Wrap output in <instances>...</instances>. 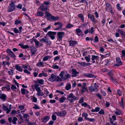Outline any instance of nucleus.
Returning <instances> with one entry per match:
<instances>
[{"label":"nucleus","instance_id":"nucleus-21","mask_svg":"<svg viewBox=\"0 0 125 125\" xmlns=\"http://www.w3.org/2000/svg\"><path fill=\"white\" fill-rule=\"evenodd\" d=\"M65 73V71H62L59 74V75L61 77V78H60V81H61L63 80V79L64 77L63 76V75Z\"/></svg>","mask_w":125,"mask_h":125},{"label":"nucleus","instance_id":"nucleus-57","mask_svg":"<svg viewBox=\"0 0 125 125\" xmlns=\"http://www.w3.org/2000/svg\"><path fill=\"white\" fill-rule=\"evenodd\" d=\"M84 2H85L86 4H87V1L85 0H79L78 3H83Z\"/></svg>","mask_w":125,"mask_h":125},{"label":"nucleus","instance_id":"nucleus-27","mask_svg":"<svg viewBox=\"0 0 125 125\" xmlns=\"http://www.w3.org/2000/svg\"><path fill=\"white\" fill-rule=\"evenodd\" d=\"M44 15V13L42 11H39L37 12V13L36 14V16H37L42 17Z\"/></svg>","mask_w":125,"mask_h":125},{"label":"nucleus","instance_id":"nucleus-52","mask_svg":"<svg viewBox=\"0 0 125 125\" xmlns=\"http://www.w3.org/2000/svg\"><path fill=\"white\" fill-rule=\"evenodd\" d=\"M52 67L54 69H57L59 68V67L57 65H52Z\"/></svg>","mask_w":125,"mask_h":125},{"label":"nucleus","instance_id":"nucleus-40","mask_svg":"<svg viewBox=\"0 0 125 125\" xmlns=\"http://www.w3.org/2000/svg\"><path fill=\"white\" fill-rule=\"evenodd\" d=\"M71 88V85L70 84H67L65 87V89L67 90H69Z\"/></svg>","mask_w":125,"mask_h":125},{"label":"nucleus","instance_id":"nucleus-17","mask_svg":"<svg viewBox=\"0 0 125 125\" xmlns=\"http://www.w3.org/2000/svg\"><path fill=\"white\" fill-rule=\"evenodd\" d=\"M55 25H58V27H56L55 29V30H58L60 29L62 27V24L61 22H57L54 23Z\"/></svg>","mask_w":125,"mask_h":125},{"label":"nucleus","instance_id":"nucleus-33","mask_svg":"<svg viewBox=\"0 0 125 125\" xmlns=\"http://www.w3.org/2000/svg\"><path fill=\"white\" fill-rule=\"evenodd\" d=\"M73 25L70 23L67 24L66 26V28L67 29H70L73 27Z\"/></svg>","mask_w":125,"mask_h":125},{"label":"nucleus","instance_id":"nucleus-43","mask_svg":"<svg viewBox=\"0 0 125 125\" xmlns=\"http://www.w3.org/2000/svg\"><path fill=\"white\" fill-rule=\"evenodd\" d=\"M49 118H43L42 119V121L44 123H46L49 119Z\"/></svg>","mask_w":125,"mask_h":125},{"label":"nucleus","instance_id":"nucleus-54","mask_svg":"<svg viewBox=\"0 0 125 125\" xmlns=\"http://www.w3.org/2000/svg\"><path fill=\"white\" fill-rule=\"evenodd\" d=\"M25 121L27 122L28 123V124L29 125H32L33 124V123H29V119H26V118H25Z\"/></svg>","mask_w":125,"mask_h":125},{"label":"nucleus","instance_id":"nucleus-24","mask_svg":"<svg viewBox=\"0 0 125 125\" xmlns=\"http://www.w3.org/2000/svg\"><path fill=\"white\" fill-rule=\"evenodd\" d=\"M16 69L18 71L20 72H22L23 71V69L20 66L18 65H16L15 67Z\"/></svg>","mask_w":125,"mask_h":125},{"label":"nucleus","instance_id":"nucleus-44","mask_svg":"<svg viewBox=\"0 0 125 125\" xmlns=\"http://www.w3.org/2000/svg\"><path fill=\"white\" fill-rule=\"evenodd\" d=\"M116 62L117 63H119L123 64L122 62L120 60V58L119 57H117L116 58Z\"/></svg>","mask_w":125,"mask_h":125},{"label":"nucleus","instance_id":"nucleus-50","mask_svg":"<svg viewBox=\"0 0 125 125\" xmlns=\"http://www.w3.org/2000/svg\"><path fill=\"white\" fill-rule=\"evenodd\" d=\"M121 111L119 110H117L115 112V113L116 115H119L121 114Z\"/></svg>","mask_w":125,"mask_h":125},{"label":"nucleus","instance_id":"nucleus-9","mask_svg":"<svg viewBox=\"0 0 125 125\" xmlns=\"http://www.w3.org/2000/svg\"><path fill=\"white\" fill-rule=\"evenodd\" d=\"M88 17L89 19L94 24H96L98 22L97 20H96L94 16L90 13H88Z\"/></svg>","mask_w":125,"mask_h":125},{"label":"nucleus","instance_id":"nucleus-16","mask_svg":"<svg viewBox=\"0 0 125 125\" xmlns=\"http://www.w3.org/2000/svg\"><path fill=\"white\" fill-rule=\"evenodd\" d=\"M105 5V10L107 11H109V10L112 8L111 4L108 3H106Z\"/></svg>","mask_w":125,"mask_h":125},{"label":"nucleus","instance_id":"nucleus-15","mask_svg":"<svg viewBox=\"0 0 125 125\" xmlns=\"http://www.w3.org/2000/svg\"><path fill=\"white\" fill-rule=\"evenodd\" d=\"M71 71L72 72V77H76L77 76V75L79 73V72L74 69H72Z\"/></svg>","mask_w":125,"mask_h":125},{"label":"nucleus","instance_id":"nucleus-18","mask_svg":"<svg viewBox=\"0 0 125 125\" xmlns=\"http://www.w3.org/2000/svg\"><path fill=\"white\" fill-rule=\"evenodd\" d=\"M77 63L80 64L81 66L83 67H85L86 66L90 64V63L84 62H78Z\"/></svg>","mask_w":125,"mask_h":125},{"label":"nucleus","instance_id":"nucleus-48","mask_svg":"<svg viewBox=\"0 0 125 125\" xmlns=\"http://www.w3.org/2000/svg\"><path fill=\"white\" fill-rule=\"evenodd\" d=\"M117 94L119 96H121L122 95V92L120 90L118 89L117 90Z\"/></svg>","mask_w":125,"mask_h":125},{"label":"nucleus","instance_id":"nucleus-22","mask_svg":"<svg viewBox=\"0 0 125 125\" xmlns=\"http://www.w3.org/2000/svg\"><path fill=\"white\" fill-rule=\"evenodd\" d=\"M84 75L89 78H95V76L94 75L90 73H85Z\"/></svg>","mask_w":125,"mask_h":125},{"label":"nucleus","instance_id":"nucleus-41","mask_svg":"<svg viewBox=\"0 0 125 125\" xmlns=\"http://www.w3.org/2000/svg\"><path fill=\"white\" fill-rule=\"evenodd\" d=\"M65 97H62L60 98L59 101L61 103H63L65 100Z\"/></svg>","mask_w":125,"mask_h":125},{"label":"nucleus","instance_id":"nucleus-5","mask_svg":"<svg viewBox=\"0 0 125 125\" xmlns=\"http://www.w3.org/2000/svg\"><path fill=\"white\" fill-rule=\"evenodd\" d=\"M98 86L97 85L96 83H94V84L91 85L89 87V89L91 92H97L98 91Z\"/></svg>","mask_w":125,"mask_h":125},{"label":"nucleus","instance_id":"nucleus-10","mask_svg":"<svg viewBox=\"0 0 125 125\" xmlns=\"http://www.w3.org/2000/svg\"><path fill=\"white\" fill-rule=\"evenodd\" d=\"M2 110H3L5 111L7 114H9L12 108V105L10 104L9 105V108L7 106L5 105L4 104H2Z\"/></svg>","mask_w":125,"mask_h":125},{"label":"nucleus","instance_id":"nucleus-34","mask_svg":"<svg viewBox=\"0 0 125 125\" xmlns=\"http://www.w3.org/2000/svg\"><path fill=\"white\" fill-rule=\"evenodd\" d=\"M33 41L35 43V45H36V47H38L39 45V42L38 41V40L35 39H33Z\"/></svg>","mask_w":125,"mask_h":125},{"label":"nucleus","instance_id":"nucleus-2","mask_svg":"<svg viewBox=\"0 0 125 125\" xmlns=\"http://www.w3.org/2000/svg\"><path fill=\"white\" fill-rule=\"evenodd\" d=\"M77 86L81 87V90L82 93L83 94L86 92H88L87 84L86 83H83L82 85L80 83H79L77 84Z\"/></svg>","mask_w":125,"mask_h":125},{"label":"nucleus","instance_id":"nucleus-53","mask_svg":"<svg viewBox=\"0 0 125 125\" xmlns=\"http://www.w3.org/2000/svg\"><path fill=\"white\" fill-rule=\"evenodd\" d=\"M0 122L1 124H5L6 123V121L3 119H1L0 120Z\"/></svg>","mask_w":125,"mask_h":125},{"label":"nucleus","instance_id":"nucleus-29","mask_svg":"<svg viewBox=\"0 0 125 125\" xmlns=\"http://www.w3.org/2000/svg\"><path fill=\"white\" fill-rule=\"evenodd\" d=\"M36 49L35 48H32L31 50V56H33L34 55L35 53V52H36Z\"/></svg>","mask_w":125,"mask_h":125},{"label":"nucleus","instance_id":"nucleus-47","mask_svg":"<svg viewBox=\"0 0 125 125\" xmlns=\"http://www.w3.org/2000/svg\"><path fill=\"white\" fill-rule=\"evenodd\" d=\"M9 55L10 56V57L12 58H15L16 57V55H14L13 52L10 53V54H9Z\"/></svg>","mask_w":125,"mask_h":125},{"label":"nucleus","instance_id":"nucleus-49","mask_svg":"<svg viewBox=\"0 0 125 125\" xmlns=\"http://www.w3.org/2000/svg\"><path fill=\"white\" fill-rule=\"evenodd\" d=\"M113 73L112 72V71H109L108 73V75L111 78V77H113L112 76L113 75Z\"/></svg>","mask_w":125,"mask_h":125},{"label":"nucleus","instance_id":"nucleus-12","mask_svg":"<svg viewBox=\"0 0 125 125\" xmlns=\"http://www.w3.org/2000/svg\"><path fill=\"white\" fill-rule=\"evenodd\" d=\"M56 34V33L55 32L49 31L46 34V36H48L52 39L54 40L55 37L54 35Z\"/></svg>","mask_w":125,"mask_h":125},{"label":"nucleus","instance_id":"nucleus-32","mask_svg":"<svg viewBox=\"0 0 125 125\" xmlns=\"http://www.w3.org/2000/svg\"><path fill=\"white\" fill-rule=\"evenodd\" d=\"M37 82L40 84L43 85L44 84V80L42 79H40L37 80Z\"/></svg>","mask_w":125,"mask_h":125},{"label":"nucleus","instance_id":"nucleus-19","mask_svg":"<svg viewBox=\"0 0 125 125\" xmlns=\"http://www.w3.org/2000/svg\"><path fill=\"white\" fill-rule=\"evenodd\" d=\"M77 43V42L75 41L71 40L69 42L70 46H74Z\"/></svg>","mask_w":125,"mask_h":125},{"label":"nucleus","instance_id":"nucleus-58","mask_svg":"<svg viewBox=\"0 0 125 125\" xmlns=\"http://www.w3.org/2000/svg\"><path fill=\"white\" fill-rule=\"evenodd\" d=\"M99 113L100 114H104V112L103 109H101L99 112Z\"/></svg>","mask_w":125,"mask_h":125},{"label":"nucleus","instance_id":"nucleus-13","mask_svg":"<svg viewBox=\"0 0 125 125\" xmlns=\"http://www.w3.org/2000/svg\"><path fill=\"white\" fill-rule=\"evenodd\" d=\"M91 60L92 61V62L93 63L95 62V61L99 60V57L98 56H95L94 55H91Z\"/></svg>","mask_w":125,"mask_h":125},{"label":"nucleus","instance_id":"nucleus-62","mask_svg":"<svg viewBox=\"0 0 125 125\" xmlns=\"http://www.w3.org/2000/svg\"><path fill=\"white\" fill-rule=\"evenodd\" d=\"M118 32L121 34V35H124V34L123 33V31L119 29L118 30Z\"/></svg>","mask_w":125,"mask_h":125},{"label":"nucleus","instance_id":"nucleus-42","mask_svg":"<svg viewBox=\"0 0 125 125\" xmlns=\"http://www.w3.org/2000/svg\"><path fill=\"white\" fill-rule=\"evenodd\" d=\"M111 80L114 83H117V79L113 77H111Z\"/></svg>","mask_w":125,"mask_h":125},{"label":"nucleus","instance_id":"nucleus-35","mask_svg":"<svg viewBox=\"0 0 125 125\" xmlns=\"http://www.w3.org/2000/svg\"><path fill=\"white\" fill-rule=\"evenodd\" d=\"M124 100V99L123 98V97L122 98H121V100L119 103L120 106L123 108H124V104L123 102Z\"/></svg>","mask_w":125,"mask_h":125},{"label":"nucleus","instance_id":"nucleus-39","mask_svg":"<svg viewBox=\"0 0 125 125\" xmlns=\"http://www.w3.org/2000/svg\"><path fill=\"white\" fill-rule=\"evenodd\" d=\"M26 91L27 93H28V91L26 89L24 88H22L21 89V94H25Z\"/></svg>","mask_w":125,"mask_h":125},{"label":"nucleus","instance_id":"nucleus-3","mask_svg":"<svg viewBox=\"0 0 125 125\" xmlns=\"http://www.w3.org/2000/svg\"><path fill=\"white\" fill-rule=\"evenodd\" d=\"M50 77L48 79V81L50 82H53L56 81L57 82L60 80V77L58 76H57L54 74H51Z\"/></svg>","mask_w":125,"mask_h":125},{"label":"nucleus","instance_id":"nucleus-28","mask_svg":"<svg viewBox=\"0 0 125 125\" xmlns=\"http://www.w3.org/2000/svg\"><path fill=\"white\" fill-rule=\"evenodd\" d=\"M76 33L77 35L79 36H80L81 35V34H79V33H83V32L79 28H77L76 29Z\"/></svg>","mask_w":125,"mask_h":125},{"label":"nucleus","instance_id":"nucleus-14","mask_svg":"<svg viewBox=\"0 0 125 125\" xmlns=\"http://www.w3.org/2000/svg\"><path fill=\"white\" fill-rule=\"evenodd\" d=\"M8 120L10 123L15 125L17 124L16 121L17 120V118H9Z\"/></svg>","mask_w":125,"mask_h":125},{"label":"nucleus","instance_id":"nucleus-6","mask_svg":"<svg viewBox=\"0 0 125 125\" xmlns=\"http://www.w3.org/2000/svg\"><path fill=\"white\" fill-rule=\"evenodd\" d=\"M34 86L37 92L36 94L38 96H43L44 95L43 93L41 92V88L39 87L38 85L35 84Z\"/></svg>","mask_w":125,"mask_h":125},{"label":"nucleus","instance_id":"nucleus-4","mask_svg":"<svg viewBox=\"0 0 125 125\" xmlns=\"http://www.w3.org/2000/svg\"><path fill=\"white\" fill-rule=\"evenodd\" d=\"M67 98L68 99L71 103H73V101L78 100V98L75 96L73 93H71L68 95Z\"/></svg>","mask_w":125,"mask_h":125},{"label":"nucleus","instance_id":"nucleus-38","mask_svg":"<svg viewBox=\"0 0 125 125\" xmlns=\"http://www.w3.org/2000/svg\"><path fill=\"white\" fill-rule=\"evenodd\" d=\"M66 114V112L64 111H63L60 112L61 116H64Z\"/></svg>","mask_w":125,"mask_h":125},{"label":"nucleus","instance_id":"nucleus-63","mask_svg":"<svg viewBox=\"0 0 125 125\" xmlns=\"http://www.w3.org/2000/svg\"><path fill=\"white\" fill-rule=\"evenodd\" d=\"M94 28L93 27H92L90 29L89 32L91 34H92L94 32Z\"/></svg>","mask_w":125,"mask_h":125},{"label":"nucleus","instance_id":"nucleus-59","mask_svg":"<svg viewBox=\"0 0 125 125\" xmlns=\"http://www.w3.org/2000/svg\"><path fill=\"white\" fill-rule=\"evenodd\" d=\"M8 73L10 75H13V70H10L9 71H8Z\"/></svg>","mask_w":125,"mask_h":125},{"label":"nucleus","instance_id":"nucleus-25","mask_svg":"<svg viewBox=\"0 0 125 125\" xmlns=\"http://www.w3.org/2000/svg\"><path fill=\"white\" fill-rule=\"evenodd\" d=\"M47 76V74L46 73H45L43 71H42V73H40L38 75V76L40 77H41L43 76L45 77H46Z\"/></svg>","mask_w":125,"mask_h":125},{"label":"nucleus","instance_id":"nucleus-31","mask_svg":"<svg viewBox=\"0 0 125 125\" xmlns=\"http://www.w3.org/2000/svg\"><path fill=\"white\" fill-rule=\"evenodd\" d=\"M36 65L39 67H43L44 66V63L42 62H38L36 64Z\"/></svg>","mask_w":125,"mask_h":125},{"label":"nucleus","instance_id":"nucleus-1","mask_svg":"<svg viewBox=\"0 0 125 125\" xmlns=\"http://www.w3.org/2000/svg\"><path fill=\"white\" fill-rule=\"evenodd\" d=\"M45 14L47 17V18L48 20L54 21L58 20L59 19V18L57 16L54 17L52 16L51 14L48 11H46L45 12Z\"/></svg>","mask_w":125,"mask_h":125},{"label":"nucleus","instance_id":"nucleus-11","mask_svg":"<svg viewBox=\"0 0 125 125\" xmlns=\"http://www.w3.org/2000/svg\"><path fill=\"white\" fill-rule=\"evenodd\" d=\"M40 42H44L45 43L49 45H50L51 44V42L47 37L46 36H44V38L41 39L40 40Z\"/></svg>","mask_w":125,"mask_h":125},{"label":"nucleus","instance_id":"nucleus-23","mask_svg":"<svg viewBox=\"0 0 125 125\" xmlns=\"http://www.w3.org/2000/svg\"><path fill=\"white\" fill-rule=\"evenodd\" d=\"M0 98L3 101H5L7 98L6 95L4 94H1L0 96Z\"/></svg>","mask_w":125,"mask_h":125},{"label":"nucleus","instance_id":"nucleus-30","mask_svg":"<svg viewBox=\"0 0 125 125\" xmlns=\"http://www.w3.org/2000/svg\"><path fill=\"white\" fill-rule=\"evenodd\" d=\"M71 78V75L68 74H67L65 75L64 78L63 79V81L67 79H68L70 78Z\"/></svg>","mask_w":125,"mask_h":125},{"label":"nucleus","instance_id":"nucleus-56","mask_svg":"<svg viewBox=\"0 0 125 125\" xmlns=\"http://www.w3.org/2000/svg\"><path fill=\"white\" fill-rule=\"evenodd\" d=\"M99 41V39L98 37L97 36H96L94 39V42H97Z\"/></svg>","mask_w":125,"mask_h":125},{"label":"nucleus","instance_id":"nucleus-26","mask_svg":"<svg viewBox=\"0 0 125 125\" xmlns=\"http://www.w3.org/2000/svg\"><path fill=\"white\" fill-rule=\"evenodd\" d=\"M52 58V57L49 55H47L45 56L43 59V61H46L49 59Z\"/></svg>","mask_w":125,"mask_h":125},{"label":"nucleus","instance_id":"nucleus-7","mask_svg":"<svg viewBox=\"0 0 125 125\" xmlns=\"http://www.w3.org/2000/svg\"><path fill=\"white\" fill-rule=\"evenodd\" d=\"M57 40L59 42H61L63 38L65 36V33L63 32H58L57 33Z\"/></svg>","mask_w":125,"mask_h":125},{"label":"nucleus","instance_id":"nucleus-55","mask_svg":"<svg viewBox=\"0 0 125 125\" xmlns=\"http://www.w3.org/2000/svg\"><path fill=\"white\" fill-rule=\"evenodd\" d=\"M35 106L33 107V108L35 109H39L40 107L38 105L36 104H35Z\"/></svg>","mask_w":125,"mask_h":125},{"label":"nucleus","instance_id":"nucleus-51","mask_svg":"<svg viewBox=\"0 0 125 125\" xmlns=\"http://www.w3.org/2000/svg\"><path fill=\"white\" fill-rule=\"evenodd\" d=\"M21 23V21L18 20H17L15 21V24L16 25H18L19 24Z\"/></svg>","mask_w":125,"mask_h":125},{"label":"nucleus","instance_id":"nucleus-64","mask_svg":"<svg viewBox=\"0 0 125 125\" xmlns=\"http://www.w3.org/2000/svg\"><path fill=\"white\" fill-rule=\"evenodd\" d=\"M19 109L20 110H22L24 108V106L22 105H20L19 106Z\"/></svg>","mask_w":125,"mask_h":125},{"label":"nucleus","instance_id":"nucleus-60","mask_svg":"<svg viewBox=\"0 0 125 125\" xmlns=\"http://www.w3.org/2000/svg\"><path fill=\"white\" fill-rule=\"evenodd\" d=\"M17 112L16 110H13L12 111L11 114L12 115H15L16 113Z\"/></svg>","mask_w":125,"mask_h":125},{"label":"nucleus","instance_id":"nucleus-45","mask_svg":"<svg viewBox=\"0 0 125 125\" xmlns=\"http://www.w3.org/2000/svg\"><path fill=\"white\" fill-rule=\"evenodd\" d=\"M85 118V119L88 120L91 122H94L95 121V119L94 118Z\"/></svg>","mask_w":125,"mask_h":125},{"label":"nucleus","instance_id":"nucleus-20","mask_svg":"<svg viewBox=\"0 0 125 125\" xmlns=\"http://www.w3.org/2000/svg\"><path fill=\"white\" fill-rule=\"evenodd\" d=\"M40 8L41 10L42 11H45L47 10V7L42 4L40 7Z\"/></svg>","mask_w":125,"mask_h":125},{"label":"nucleus","instance_id":"nucleus-8","mask_svg":"<svg viewBox=\"0 0 125 125\" xmlns=\"http://www.w3.org/2000/svg\"><path fill=\"white\" fill-rule=\"evenodd\" d=\"M15 6L13 2H12L10 4L7 9V10L8 12L12 11L15 10Z\"/></svg>","mask_w":125,"mask_h":125},{"label":"nucleus","instance_id":"nucleus-37","mask_svg":"<svg viewBox=\"0 0 125 125\" xmlns=\"http://www.w3.org/2000/svg\"><path fill=\"white\" fill-rule=\"evenodd\" d=\"M78 17L81 19L82 21L83 22H84V17L83 15L82 14H79L78 15Z\"/></svg>","mask_w":125,"mask_h":125},{"label":"nucleus","instance_id":"nucleus-46","mask_svg":"<svg viewBox=\"0 0 125 125\" xmlns=\"http://www.w3.org/2000/svg\"><path fill=\"white\" fill-rule=\"evenodd\" d=\"M85 58L86 61L88 62H89L90 61V57L89 56H85Z\"/></svg>","mask_w":125,"mask_h":125},{"label":"nucleus","instance_id":"nucleus-61","mask_svg":"<svg viewBox=\"0 0 125 125\" xmlns=\"http://www.w3.org/2000/svg\"><path fill=\"white\" fill-rule=\"evenodd\" d=\"M29 66V64H26L25 65H23L22 67L24 69H26L28 68Z\"/></svg>","mask_w":125,"mask_h":125},{"label":"nucleus","instance_id":"nucleus-36","mask_svg":"<svg viewBox=\"0 0 125 125\" xmlns=\"http://www.w3.org/2000/svg\"><path fill=\"white\" fill-rule=\"evenodd\" d=\"M11 89L14 91L16 92L18 90L17 89V88L16 86L15 85H12L11 87Z\"/></svg>","mask_w":125,"mask_h":125}]
</instances>
